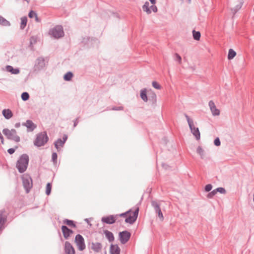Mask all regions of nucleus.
<instances>
[{"label":"nucleus","mask_w":254,"mask_h":254,"mask_svg":"<svg viewBox=\"0 0 254 254\" xmlns=\"http://www.w3.org/2000/svg\"><path fill=\"white\" fill-rule=\"evenodd\" d=\"M29 157L27 154L22 155L17 162L16 168L19 173L25 172L27 168Z\"/></svg>","instance_id":"f257e3e1"},{"label":"nucleus","mask_w":254,"mask_h":254,"mask_svg":"<svg viewBox=\"0 0 254 254\" xmlns=\"http://www.w3.org/2000/svg\"><path fill=\"white\" fill-rule=\"evenodd\" d=\"M185 116L187 120L191 132L195 136L197 140H199L200 138V133L198 127H194L193 122L186 114Z\"/></svg>","instance_id":"f03ea898"},{"label":"nucleus","mask_w":254,"mask_h":254,"mask_svg":"<svg viewBox=\"0 0 254 254\" xmlns=\"http://www.w3.org/2000/svg\"><path fill=\"white\" fill-rule=\"evenodd\" d=\"M49 138L45 132H43L37 134V137L34 142L35 146L40 147L45 145L47 143Z\"/></svg>","instance_id":"7ed1b4c3"},{"label":"nucleus","mask_w":254,"mask_h":254,"mask_svg":"<svg viewBox=\"0 0 254 254\" xmlns=\"http://www.w3.org/2000/svg\"><path fill=\"white\" fill-rule=\"evenodd\" d=\"M2 132L8 139L14 140L16 142H18L20 140V137L16 134V131L14 129L9 130L4 128L3 129Z\"/></svg>","instance_id":"20e7f679"},{"label":"nucleus","mask_w":254,"mask_h":254,"mask_svg":"<svg viewBox=\"0 0 254 254\" xmlns=\"http://www.w3.org/2000/svg\"><path fill=\"white\" fill-rule=\"evenodd\" d=\"M49 34L52 35L56 39L63 37L64 32L63 27L61 25L56 26L49 31Z\"/></svg>","instance_id":"39448f33"},{"label":"nucleus","mask_w":254,"mask_h":254,"mask_svg":"<svg viewBox=\"0 0 254 254\" xmlns=\"http://www.w3.org/2000/svg\"><path fill=\"white\" fill-rule=\"evenodd\" d=\"M23 187L26 193H28L32 187V180L31 177L28 175L23 176L22 178Z\"/></svg>","instance_id":"423d86ee"},{"label":"nucleus","mask_w":254,"mask_h":254,"mask_svg":"<svg viewBox=\"0 0 254 254\" xmlns=\"http://www.w3.org/2000/svg\"><path fill=\"white\" fill-rule=\"evenodd\" d=\"M138 211L139 208H137L134 211L132 212L130 211V213L128 214L127 216L125 219L126 223L130 224H133L136 221L137 218Z\"/></svg>","instance_id":"0eeeda50"},{"label":"nucleus","mask_w":254,"mask_h":254,"mask_svg":"<svg viewBox=\"0 0 254 254\" xmlns=\"http://www.w3.org/2000/svg\"><path fill=\"white\" fill-rule=\"evenodd\" d=\"M75 243L79 251H82L85 249L84 240L81 235L78 234L75 236Z\"/></svg>","instance_id":"6e6552de"},{"label":"nucleus","mask_w":254,"mask_h":254,"mask_svg":"<svg viewBox=\"0 0 254 254\" xmlns=\"http://www.w3.org/2000/svg\"><path fill=\"white\" fill-rule=\"evenodd\" d=\"M119 236L121 243L122 244H125L129 240L131 234L127 231H124L120 232Z\"/></svg>","instance_id":"1a4fd4ad"},{"label":"nucleus","mask_w":254,"mask_h":254,"mask_svg":"<svg viewBox=\"0 0 254 254\" xmlns=\"http://www.w3.org/2000/svg\"><path fill=\"white\" fill-rule=\"evenodd\" d=\"M142 9L144 11L146 12L147 14H150L151 13V11L154 12H156L158 10L156 6L154 4L150 6L149 3L148 1H146L142 6Z\"/></svg>","instance_id":"9d476101"},{"label":"nucleus","mask_w":254,"mask_h":254,"mask_svg":"<svg viewBox=\"0 0 254 254\" xmlns=\"http://www.w3.org/2000/svg\"><path fill=\"white\" fill-rule=\"evenodd\" d=\"M151 205L153 207L155 212L158 214L159 219L160 221H162L164 220V216L161 211L160 205L155 201H152Z\"/></svg>","instance_id":"9b49d317"},{"label":"nucleus","mask_w":254,"mask_h":254,"mask_svg":"<svg viewBox=\"0 0 254 254\" xmlns=\"http://www.w3.org/2000/svg\"><path fill=\"white\" fill-rule=\"evenodd\" d=\"M45 66V61L43 58L39 57L36 59L35 64L36 70H40Z\"/></svg>","instance_id":"f8f14e48"},{"label":"nucleus","mask_w":254,"mask_h":254,"mask_svg":"<svg viewBox=\"0 0 254 254\" xmlns=\"http://www.w3.org/2000/svg\"><path fill=\"white\" fill-rule=\"evenodd\" d=\"M64 253L65 254H75V250L71 244L66 241L64 247Z\"/></svg>","instance_id":"ddd939ff"},{"label":"nucleus","mask_w":254,"mask_h":254,"mask_svg":"<svg viewBox=\"0 0 254 254\" xmlns=\"http://www.w3.org/2000/svg\"><path fill=\"white\" fill-rule=\"evenodd\" d=\"M117 216L118 215H110L107 217H104L102 218V221L106 224H112L116 222Z\"/></svg>","instance_id":"4468645a"},{"label":"nucleus","mask_w":254,"mask_h":254,"mask_svg":"<svg viewBox=\"0 0 254 254\" xmlns=\"http://www.w3.org/2000/svg\"><path fill=\"white\" fill-rule=\"evenodd\" d=\"M211 113L213 116H218L220 114V111L217 109L213 101H210L208 103Z\"/></svg>","instance_id":"2eb2a0df"},{"label":"nucleus","mask_w":254,"mask_h":254,"mask_svg":"<svg viewBox=\"0 0 254 254\" xmlns=\"http://www.w3.org/2000/svg\"><path fill=\"white\" fill-rule=\"evenodd\" d=\"M62 231L64 238L68 239L70 235L73 233V231L68 229L66 226H62Z\"/></svg>","instance_id":"dca6fc26"},{"label":"nucleus","mask_w":254,"mask_h":254,"mask_svg":"<svg viewBox=\"0 0 254 254\" xmlns=\"http://www.w3.org/2000/svg\"><path fill=\"white\" fill-rule=\"evenodd\" d=\"M22 125L27 127L28 131H32L36 128V126L31 120H27Z\"/></svg>","instance_id":"f3484780"},{"label":"nucleus","mask_w":254,"mask_h":254,"mask_svg":"<svg viewBox=\"0 0 254 254\" xmlns=\"http://www.w3.org/2000/svg\"><path fill=\"white\" fill-rule=\"evenodd\" d=\"M110 254H120V249L117 245L112 244L110 249Z\"/></svg>","instance_id":"a211bd4d"},{"label":"nucleus","mask_w":254,"mask_h":254,"mask_svg":"<svg viewBox=\"0 0 254 254\" xmlns=\"http://www.w3.org/2000/svg\"><path fill=\"white\" fill-rule=\"evenodd\" d=\"M2 114L3 116H4V117L6 119H7V120L12 118V117L13 116V114H12L11 111L9 109L3 110L2 111Z\"/></svg>","instance_id":"6ab92c4d"},{"label":"nucleus","mask_w":254,"mask_h":254,"mask_svg":"<svg viewBox=\"0 0 254 254\" xmlns=\"http://www.w3.org/2000/svg\"><path fill=\"white\" fill-rule=\"evenodd\" d=\"M91 249L95 252H99L102 249V245L100 243H92Z\"/></svg>","instance_id":"aec40b11"},{"label":"nucleus","mask_w":254,"mask_h":254,"mask_svg":"<svg viewBox=\"0 0 254 254\" xmlns=\"http://www.w3.org/2000/svg\"><path fill=\"white\" fill-rule=\"evenodd\" d=\"M5 68L7 71L11 72L12 74H17L20 72L19 69L18 68H14L11 65H6Z\"/></svg>","instance_id":"412c9836"},{"label":"nucleus","mask_w":254,"mask_h":254,"mask_svg":"<svg viewBox=\"0 0 254 254\" xmlns=\"http://www.w3.org/2000/svg\"><path fill=\"white\" fill-rule=\"evenodd\" d=\"M54 144L55 147L57 148V150L59 151L61 150V147H63L64 143V141H62V139L59 138L55 142Z\"/></svg>","instance_id":"4be33fe9"},{"label":"nucleus","mask_w":254,"mask_h":254,"mask_svg":"<svg viewBox=\"0 0 254 254\" xmlns=\"http://www.w3.org/2000/svg\"><path fill=\"white\" fill-rule=\"evenodd\" d=\"M104 234H105L106 238L108 240V241L110 242H112L114 240V236L113 235V234L108 231V230H105L104 231Z\"/></svg>","instance_id":"5701e85b"},{"label":"nucleus","mask_w":254,"mask_h":254,"mask_svg":"<svg viewBox=\"0 0 254 254\" xmlns=\"http://www.w3.org/2000/svg\"><path fill=\"white\" fill-rule=\"evenodd\" d=\"M0 25L3 26H9L10 25V23L6 19L0 16Z\"/></svg>","instance_id":"b1692460"},{"label":"nucleus","mask_w":254,"mask_h":254,"mask_svg":"<svg viewBox=\"0 0 254 254\" xmlns=\"http://www.w3.org/2000/svg\"><path fill=\"white\" fill-rule=\"evenodd\" d=\"M63 223L69 227L73 228L76 227V225L75 224L74 221L72 220L66 219L63 221Z\"/></svg>","instance_id":"393cba45"},{"label":"nucleus","mask_w":254,"mask_h":254,"mask_svg":"<svg viewBox=\"0 0 254 254\" xmlns=\"http://www.w3.org/2000/svg\"><path fill=\"white\" fill-rule=\"evenodd\" d=\"M140 97L144 102L147 101V96L146 95V89H143L141 90L140 92Z\"/></svg>","instance_id":"a878e982"},{"label":"nucleus","mask_w":254,"mask_h":254,"mask_svg":"<svg viewBox=\"0 0 254 254\" xmlns=\"http://www.w3.org/2000/svg\"><path fill=\"white\" fill-rule=\"evenodd\" d=\"M27 22V18L26 16H23L21 18L20 28L21 29H23L25 27Z\"/></svg>","instance_id":"bb28decb"},{"label":"nucleus","mask_w":254,"mask_h":254,"mask_svg":"<svg viewBox=\"0 0 254 254\" xmlns=\"http://www.w3.org/2000/svg\"><path fill=\"white\" fill-rule=\"evenodd\" d=\"M243 4V1H240L234 8H232L231 10L234 15L239 9H241Z\"/></svg>","instance_id":"cd10ccee"},{"label":"nucleus","mask_w":254,"mask_h":254,"mask_svg":"<svg viewBox=\"0 0 254 254\" xmlns=\"http://www.w3.org/2000/svg\"><path fill=\"white\" fill-rule=\"evenodd\" d=\"M6 219V218L5 216L3 215L2 214H0V231H1L2 226L5 223Z\"/></svg>","instance_id":"c85d7f7f"},{"label":"nucleus","mask_w":254,"mask_h":254,"mask_svg":"<svg viewBox=\"0 0 254 254\" xmlns=\"http://www.w3.org/2000/svg\"><path fill=\"white\" fill-rule=\"evenodd\" d=\"M236 55V53L233 50L230 49L228 52V59L231 60L233 59Z\"/></svg>","instance_id":"c756f323"},{"label":"nucleus","mask_w":254,"mask_h":254,"mask_svg":"<svg viewBox=\"0 0 254 254\" xmlns=\"http://www.w3.org/2000/svg\"><path fill=\"white\" fill-rule=\"evenodd\" d=\"M73 76V74L71 72H67L64 76V79L65 81H70Z\"/></svg>","instance_id":"7c9ffc66"},{"label":"nucleus","mask_w":254,"mask_h":254,"mask_svg":"<svg viewBox=\"0 0 254 254\" xmlns=\"http://www.w3.org/2000/svg\"><path fill=\"white\" fill-rule=\"evenodd\" d=\"M193 38L195 40H199L200 38V33L199 31H195L193 30L192 31Z\"/></svg>","instance_id":"2f4dec72"},{"label":"nucleus","mask_w":254,"mask_h":254,"mask_svg":"<svg viewBox=\"0 0 254 254\" xmlns=\"http://www.w3.org/2000/svg\"><path fill=\"white\" fill-rule=\"evenodd\" d=\"M197 153L200 155L201 158L204 156V151L201 146H198L196 150Z\"/></svg>","instance_id":"473e14b6"},{"label":"nucleus","mask_w":254,"mask_h":254,"mask_svg":"<svg viewBox=\"0 0 254 254\" xmlns=\"http://www.w3.org/2000/svg\"><path fill=\"white\" fill-rule=\"evenodd\" d=\"M52 189V185L50 183H48L46 186V193L49 195L51 193Z\"/></svg>","instance_id":"72a5a7b5"},{"label":"nucleus","mask_w":254,"mask_h":254,"mask_svg":"<svg viewBox=\"0 0 254 254\" xmlns=\"http://www.w3.org/2000/svg\"><path fill=\"white\" fill-rule=\"evenodd\" d=\"M174 60L177 61L179 64H182V58L178 54L176 53L174 55Z\"/></svg>","instance_id":"f704fd0d"},{"label":"nucleus","mask_w":254,"mask_h":254,"mask_svg":"<svg viewBox=\"0 0 254 254\" xmlns=\"http://www.w3.org/2000/svg\"><path fill=\"white\" fill-rule=\"evenodd\" d=\"M21 98L22 100L25 101L29 98V94L27 92H23L21 94Z\"/></svg>","instance_id":"c9c22d12"},{"label":"nucleus","mask_w":254,"mask_h":254,"mask_svg":"<svg viewBox=\"0 0 254 254\" xmlns=\"http://www.w3.org/2000/svg\"><path fill=\"white\" fill-rule=\"evenodd\" d=\"M216 191L215 190H213L212 191H211L210 192L208 193V194L207 195V197L208 198H212L216 194Z\"/></svg>","instance_id":"e433bc0d"},{"label":"nucleus","mask_w":254,"mask_h":254,"mask_svg":"<svg viewBox=\"0 0 254 254\" xmlns=\"http://www.w3.org/2000/svg\"><path fill=\"white\" fill-rule=\"evenodd\" d=\"M215 190L216 191V193L217 192H219L220 193H222V194H224L226 193V190L223 188L220 187V188H218Z\"/></svg>","instance_id":"4c0bfd02"},{"label":"nucleus","mask_w":254,"mask_h":254,"mask_svg":"<svg viewBox=\"0 0 254 254\" xmlns=\"http://www.w3.org/2000/svg\"><path fill=\"white\" fill-rule=\"evenodd\" d=\"M152 86L155 89H161V86L156 81L152 82Z\"/></svg>","instance_id":"58836bf2"},{"label":"nucleus","mask_w":254,"mask_h":254,"mask_svg":"<svg viewBox=\"0 0 254 254\" xmlns=\"http://www.w3.org/2000/svg\"><path fill=\"white\" fill-rule=\"evenodd\" d=\"M52 161L54 163H56L57 162V154L56 153L54 152V153H52Z\"/></svg>","instance_id":"ea45409f"},{"label":"nucleus","mask_w":254,"mask_h":254,"mask_svg":"<svg viewBox=\"0 0 254 254\" xmlns=\"http://www.w3.org/2000/svg\"><path fill=\"white\" fill-rule=\"evenodd\" d=\"M212 188V185L211 184H208L205 187V190L208 192L211 190Z\"/></svg>","instance_id":"a19ab883"},{"label":"nucleus","mask_w":254,"mask_h":254,"mask_svg":"<svg viewBox=\"0 0 254 254\" xmlns=\"http://www.w3.org/2000/svg\"><path fill=\"white\" fill-rule=\"evenodd\" d=\"M214 143L216 146H220L221 142H220L219 138L218 137H217L216 138H215L214 140Z\"/></svg>","instance_id":"79ce46f5"},{"label":"nucleus","mask_w":254,"mask_h":254,"mask_svg":"<svg viewBox=\"0 0 254 254\" xmlns=\"http://www.w3.org/2000/svg\"><path fill=\"white\" fill-rule=\"evenodd\" d=\"M36 15L37 14L33 10H31L28 14V16L30 18H33L36 16Z\"/></svg>","instance_id":"37998d69"},{"label":"nucleus","mask_w":254,"mask_h":254,"mask_svg":"<svg viewBox=\"0 0 254 254\" xmlns=\"http://www.w3.org/2000/svg\"><path fill=\"white\" fill-rule=\"evenodd\" d=\"M130 210H128L125 213L120 214L119 215V216L121 217H127L128 214H129L130 213Z\"/></svg>","instance_id":"c03bdc74"},{"label":"nucleus","mask_w":254,"mask_h":254,"mask_svg":"<svg viewBox=\"0 0 254 254\" xmlns=\"http://www.w3.org/2000/svg\"><path fill=\"white\" fill-rule=\"evenodd\" d=\"M124 109V108L122 107V106H119V107H113L112 108V110H116V111H118V110H123Z\"/></svg>","instance_id":"a18cd8bd"},{"label":"nucleus","mask_w":254,"mask_h":254,"mask_svg":"<svg viewBox=\"0 0 254 254\" xmlns=\"http://www.w3.org/2000/svg\"><path fill=\"white\" fill-rule=\"evenodd\" d=\"M7 152L10 154H12L15 152V149L14 148H9L8 149Z\"/></svg>","instance_id":"49530a36"},{"label":"nucleus","mask_w":254,"mask_h":254,"mask_svg":"<svg viewBox=\"0 0 254 254\" xmlns=\"http://www.w3.org/2000/svg\"><path fill=\"white\" fill-rule=\"evenodd\" d=\"M78 118H77L74 121V124H73V127H75L78 123Z\"/></svg>","instance_id":"de8ad7c7"},{"label":"nucleus","mask_w":254,"mask_h":254,"mask_svg":"<svg viewBox=\"0 0 254 254\" xmlns=\"http://www.w3.org/2000/svg\"><path fill=\"white\" fill-rule=\"evenodd\" d=\"M67 136L66 135L64 134V136H63V140L62 141H64V143H65V142L66 141V140H67Z\"/></svg>","instance_id":"09e8293b"},{"label":"nucleus","mask_w":254,"mask_h":254,"mask_svg":"<svg viewBox=\"0 0 254 254\" xmlns=\"http://www.w3.org/2000/svg\"><path fill=\"white\" fill-rule=\"evenodd\" d=\"M149 1L152 4H155L156 2V0H149Z\"/></svg>","instance_id":"8fccbe9b"},{"label":"nucleus","mask_w":254,"mask_h":254,"mask_svg":"<svg viewBox=\"0 0 254 254\" xmlns=\"http://www.w3.org/2000/svg\"><path fill=\"white\" fill-rule=\"evenodd\" d=\"M20 126V124L19 123H16L15 125V127H19Z\"/></svg>","instance_id":"3c124183"},{"label":"nucleus","mask_w":254,"mask_h":254,"mask_svg":"<svg viewBox=\"0 0 254 254\" xmlns=\"http://www.w3.org/2000/svg\"><path fill=\"white\" fill-rule=\"evenodd\" d=\"M0 140H1V143H2V144H3V143H4V139H3V136H1V137H0Z\"/></svg>","instance_id":"603ef678"},{"label":"nucleus","mask_w":254,"mask_h":254,"mask_svg":"<svg viewBox=\"0 0 254 254\" xmlns=\"http://www.w3.org/2000/svg\"><path fill=\"white\" fill-rule=\"evenodd\" d=\"M35 20H36L37 22H39V18H38V16H37V15H36V16H35Z\"/></svg>","instance_id":"864d4df0"},{"label":"nucleus","mask_w":254,"mask_h":254,"mask_svg":"<svg viewBox=\"0 0 254 254\" xmlns=\"http://www.w3.org/2000/svg\"><path fill=\"white\" fill-rule=\"evenodd\" d=\"M30 0H23L24 1H26L28 4L29 3Z\"/></svg>","instance_id":"5fc2aeb1"}]
</instances>
